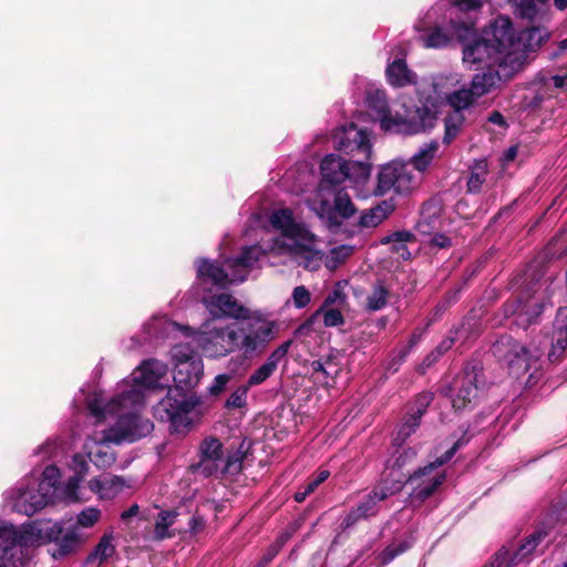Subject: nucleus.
<instances>
[{
	"instance_id": "nucleus-1",
	"label": "nucleus",
	"mask_w": 567,
	"mask_h": 567,
	"mask_svg": "<svg viewBox=\"0 0 567 567\" xmlns=\"http://www.w3.org/2000/svg\"><path fill=\"white\" fill-rule=\"evenodd\" d=\"M269 221L279 231L271 245L245 246L238 256L226 259L223 265L204 258L195 261L197 279L204 290H210V287L226 288L228 285L245 281L268 251L288 255L308 270L320 268L322 252L317 236L302 221L297 220L289 208L275 210Z\"/></svg>"
},
{
	"instance_id": "nucleus-2",
	"label": "nucleus",
	"mask_w": 567,
	"mask_h": 567,
	"mask_svg": "<svg viewBox=\"0 0 567 567\" xmlns=\"http://www.w3.org/2000/svg\"><path fill=\"white\" fill-rule=\"evenodd\" d=\"M175 330L196 342L208 359H220L235 351H241L246 358L265 350L275 339L277 323L260 316L239 324H220L205 320L198 330L189 326L172 323Z\"/></svg>"
},
{
	"instance_id": "nucleus-3",
	"label": "nucleus",
	"mask_w": 567,
	"mask_h": 567,
	"mask_svg": "<svg viewBox=\"0 0 567 567\" xmlns=\"http://www.w3.org/2000/svg\"><path fill=\"white\" fill-rule=\"evenodd\" d=\"M171 354L175 362V386H171L165 396L153 405V416L159 422L169 423L173 432L184 433L190 427L192 413L200 402L190 390L199 383L204 364L202 357L189 342L175 344Z\"/></svg>"
},
{
	"instance_id": "nucleus-4",
	"label": "nucleus",
	"mask_w": 567,
	"mask_h": 567,
	"mask_svg": "<svg viewBox=\"0 0 567 567\" xmlns=\"http://www.w3.org/2000/svg\"><path fill=\"white\" fill-rule=\"evenodd\" d=\"M142 405V362H140L133 372V384L130 390H123L122 393L113 396L106 404L101 399L94 398L87 404L91 415L96 422H103L107 415L118 414L117 422L112 430L113 437L110 441L121 443L123 441H136L140 427V408Z\"/></svg>"
},
{
	"instance_id": "nucleus-5",
	"label": "nucleus",
	"mask_w": 567,
	"mask_h": 567,
	"mask_svg": "<svg viewBox=\"0 0 567 567\" xmlns=\"http://www.w3.org/2000/svg\"><path fill=\"white\" fill-rule=\"evenodd\" d=\"M365 102L368 109L374 112L381 128L388 132L413 135L432 128L436 121L435 109L426 104L406 110L404 115H393L383 90H368Z\"/></svg>"
},
{
	"instance_id": "nucleus-6",
	"label": "nucleus",
	"mask_w": 567,
	"mask_h": 567,
	"mask_svg": "<svg viewBox=\"0 0 567 567\" xmlns=\"http://www.w3.org/2000/svg\"><path fill=\"white\" fill-rule=\"evenodd\" d=\"M494 37L506 49L505 61L508 64V71L513 73L527 61L529 52H535L547 41L549 32L543 27H533L516 32L512 20L501 16L495 19Z\"/></svg>"
},
{
	"instance_id": "nucleus-7",
	"label": "nucleus",
	"mask_w": 567,
	"mask_h": 567,
	"mask_svg": "<svg viewBox=\"0 0 567 567\" xmlns=\"http://www.w3.org/2000/svg\"><path fill=\"white\" fill-rule=\"evenodd\" d=\"M321 181L317 193L337 189L343 182L362 187L371 175V164L362 161L343 159L336 154L327 155L320 165Z\"/></svg>"
},
{
	"instance_id": "nucleus-8",
	"label": "nucleus",
	"mask_w": 567,
	"mask_h": 567,
	"mask_svg": "<svg viewBox=\"0 0 567 567\" xmlns=\"http://www.w3.org/2000/svg\"><path fill=\"white\" fill-rule=\"evenodd\" d=\"M495 20L489 25L484 38L473 37L463 48V61L466 64L474 65L484 63L487 68L497 65L503 72L504 76H508V64L505 61L507 58L506 49L496 41L494 37Z\"/></svg>"
},
{
	"instance_id": "nucleus-9",
	"label": "nucleus",
	"mask_w": 567,
	"mask_h": 567,
	"mask_svg": "<svg viewBox=\"0 0 567 567\" xmlns=\"http://www.w3.org/2000/svg\"><path fill=\"white\" fill-rule=\"evenodd\" d=\"M311 208L330 228L341 226L344 219H349L357 213L354 204L343 188L332 189L330 195L317 193Z\"/></svg>"
},
{
	"instance_id": "nucleus-10",
	"label": "nucleus",
	"mask_w": 567,
	"mask_h": 567,
	"mask_svg": "<svg viewBox=\"0 0 567 567\" xmlns=\"http://www.w3.org/2000/svg\"><path fill=\"white\" fill-rule=\"evenodd\" d=\"M467 442L468 439H458L441 457H437L434 462L419 468L409 476L406 483L412 486L411 495L413 498L424 501L433 494L445 478L443 474H433L434 470L449 462L455 452Z\"/></svg>"
},
{
	"instance_id": "nucleus-11",
	"label": "nucleus",
	"mask_w": 567,
	"mask_h": 567,
	"mask_svg": "<svg viewBox=\"0 0 567 567\" xmlns=\"http://www.w3.org/2000/svg\"><path fill=\"white\" fill-rule=\"evenodd\" d=\"M482 368L477 363L467 364L461 375H457L445 390L455 411L472 409L480 393Z\"/></svg>"
},
{
	"instance_id": "nucleus-12",
	"label": "nucleus",
	"mask_w": 567,
	"mask_h": 567,
	"mask_svg": "<svg viewBox=\"0 0 567 567\" xmlns=\"http://www.w3.org/2000/svg\"><path fill=\"white\" fill-rule=\"evenodd\" d=\"M421 177L408 162L392 161L381 167L378 175L375 195H384L393 189L396 194H409L417 187Z\"/></svg>"
},
{
	"instance_id": "nucleus-13",
	"label": "nucleus",
	"mask_w": 567,
	"mask_h": 567,
	"mask_svg": "<svg viewBox=\"0 0 567 567\" xmlns=\"http://www.w3.org/2000/svg\"><path fill=\"white\" fill-rule=\"evenodd\" d=\"M334 147L352 157L354 161L370 163L372 144L370 133L354 123H350L338 128L333 135Z\"/></svg>"
},
{
	"instance_id": "nucleus-14",
	"label": "nucleus",
	"mask_w": 567,
	"mask_h": 567,
	"mask_svg": "<svg viewBox=\"0 0 567 567\" xmlns=\"http://www.w3.org/2000/svg\"><path fill=\"white\" fill-rule=\"evenodd\" d=\"M545 291L528 288L522 296L504 306L506 317L516 316V323L526 328L542 315L546 306Z\"/></svg>"
},
{
	"instance_id": "nucleus-15",
	"label": "nucleus",
	"mask_w": 567,
	"mask_h": 567,
	"mask_svg": "<svg viewBox=\"0 0 567 567\" xmlns=\"http://www.w3.org/2000/svg\"><path fill=\"white\" fill-rule=\"evenodd\" d=\"M401 489L396 484L389 485L386 482L375 486L369 494L364 495L359 504L349 512L342 522L344 529L352 527L361 519H368L375 516L380 508L381 502Z\"/></svg>"
},
{
	"instance_id": "nucleus-16",
	"label": "nucleus",
	"mask_w": 567,
	"mask_h": 567,
	"mask_svg": "<svg viewBox=\"0 0 567 567\" xmlns=\"http://www.w3.org/2000/svg\"><path fill=\"white\" fill-rule=\"evenodd\" d=\"M550 526L543 525L532 533L524 543L513 553L501 548L493 556V563L497 567H514L528 564L537 553L538 546L548 537Z\"/></svg>"
},
{
	"instance_id": "nucleus-17",
	"label": "nucleus",
	"mask_w": 567,
	"mask_h": 567,
	"mask_svg": "<svg viewBox=\"0 0 567 567\" xmlns=\"http://www.w3.org/2000/svg\"><path fill=\"white\" fill-rule=\"evenodd\" d=\"M492 352L494 357L505 361L509 367L517 365L524 371H527L530 362L537 360L542 354L539 349L530 350L507 334L499 337L493 343Z\"/></svg>"
},
{
	"instance_id": "nucleus-18",
	"label": "nucleus",
	"mask_w": 567,
	"mask_h": 567,
	"mask_svg": "<svg viewBox=\"0 0 567 567\" xmlns=\"http://www.w3.org/2000/svg\"><path fill=\"white\" fill-rule=\"evenodd\" d=\"M202 301L212 317L209 320L235 319L248 321L254 318L249 316V310L229 293L204 296Z\"/></svg>"
},
{
	"instance_id": "nucleus-19",
	"label": "nucleus",
	"mask_w": 567,
	"mask_h": 567,
	"mask_svg": "<svg viewBox=\"0 0 567 567\" xmlns=\"http://www.w3.org/2000/svg\"><path fill=\"white\" fill-rule=\"evenodd\" d=\"M433 400V393H420L408 414L402 419L393 439V445L402 447L405 441L419 429L421 419Z\"/></svg>"
},
{
	"instance_id": "nucleus-20",
	"label": "nucleus",
	"mask_w": 567,
	"mask_h": 567,
	"mask_svg": "<svg viewBox=\"0 0 567 567\" xmlns=\"http://www.w3.org/2000/svg\"><path fill=\"white\" fill-rule=\"evenodd\" d=\"M200 458L190 465L193 473H199L205 477L219 473L224 462L223 444L216 437H206L200 444Z\"/></svg>"
},
{
	"instance_id": "nucleus-21",
	"label": "nucleus",
	"mask_w": 567,
	"mask_h": 567,
	"mask_svg": "<svg viewBox=\"0 0 567 567\" xmlns=\"http://www.w3.org/2000/svg\"><path fill=\"white\" fill-rule=\"evenodd\" d=\"M169 369L166 362L158 359L144 360V403L152 392L167 391L171 385Z\"/></svg>"
},
{
	"instance_id": "nucleus-22",
	"label": "nucleus",
	"mask_w": 567,
	"mask_h": 567,
	"mask_svg": "<svg viewBox=\"0 0 567 567\" xmlns=\"http://www.w3.org/2000/svg\"><path fill=\"white\" fill-rule=\"evenodd\" d=\"M53 501V495L45 491H41L39 486L19 488L18 496L14 502V509L27 516H32Z\"/></svg>"
},
{
	"instance_id": "nucleus-23",
	"label": "nucleus",
	"mask_w": 567,
	"mask_h": 567,
	"mask_svg": "<svg viewBox=\"0 0 567 567\" xmlns=\"http://www.w3.org/2000/svg\"><path fill=\"white\" fill-rule=\"evenodd\" d=\"M140 506L138 504H133L128 509L124 511L121 514V523L120 528L122 533V537L124 542L127 544V548L140 549L141 548V539H142V529L141 522L142 518L138 517Z\"/></svg>"
},
{
	"instance_id": "nucleus-24",
	"label": "nucleus",
	"mask_w": 567,
	"mask_h": 567,
	"mask_svg": "<svg viewBox=\"0 0 567 567\" xmlns=\"http://www.w3.org/2000/svg\"><path fill=\"white\" fill-rule=\"evenodd\" d=\"M292 341L288 340L275 349L267 360L256 369L247 380L249 388L257 386L270 378L278 368L279 362L287 355Z\"/></svg>"
},
{
	"instance_id": "nucleus-25",
	"label": "nucleus",
	"mask_w": 567,
	"mask_h": 567,
	"mask_svg": "<svg viewBox=\"0 0 567 567\" xmlns=\"http://www.w3.org/2000/svg\"><path fill=\"white\" fill-rule=\"evenodd\" d=\"M567 348V307L557 311L555 322L551 349L548 353L550 362H558Z\"/></svg>"
},
{
	"instance_id": "nucleus-26",
	"label": "nucleus",
	"mask_w": 567,
	"mask_h": 567,
	"mask_svg": "<svg viewBox=\"0 0 567 567\" xmlns=\"http://www.w3.org/2000/svg\"><path fill=\"white\" fill-rule=\"evenodd\" d=\"M517 14L529 21H544L549 13V4L547 0H508Z\"/></svg>"
},
{
	"instance_id": "nucleus-27",
	"label": "nucleus",
	"mask_w": 567,
	"mask_h": 567,
	"mask_svg": "<svg viewBox=\"0 0 567 567\" xmlns=\"http://www.w3.org/2000/svg\"><path fill=\"white\" fill-rule=\"evenodd\" d=\"M125 486L123 477L104 474L90 481V488L97 493L101 498H114Z\"/></svg>"
},
{
	"instance_id": "nucleus-28",
	"label": "nucleus",
	"mask_w": 567,
	"mask_h": 567,
	"mask_svg": "<svg viewBox=\"0 0 567 567\" xmlns=\"http://www.w3.org/2000/svg\"><path fill=\"white\" fill-rule=\"evenodd\" d=\"M499 71H502L499 68L497 70L488 68L486 72L473 76L470 90L476 99L489 93L499 85L503 78Z\"/></svg>"
},
{
	"instance_id": "nucleus-29",
	"label": "nucleus",
	"mask_w": 567,
	"mask_h": 567,
	"mask_svg": "<svg viewBox=\"0 0 567 567\" xmlns=\"http://www.w3.org/2000/svg\"><path fill=\"white\" fill-rule=\"evenodd\" d=\"M386 78L391 85L398 87L415 83V74L409 70L402 59H396L388 65Z\"/></svg>"
},
{
	"instance_id": "nucleus-30",
	"label": "nucleus",
	"mask_w": 567,
	"mask_h": 567,
	"mask_svg": "<svg viewBox=\"0 0 567 567\" xmlns=\"http://www.w3.org/2000/svg\"><path fill=\"white\" fill-rule=\"evenodd\" d=\"M113 534L105 533L92 549V551L87 555L85 563L87 565L97 564L101 566L105 563L110 557L115 554V546L113 545Z\"/></svg>"
},
{
	"instance_id": "nucleus-31",
	"label": "nucleus",
	"mask_w": 567,
	"mask_h": 567,
	"mask_svg": "<svg viewBox=\"0 0 567 567\" xmlns=\"http://www.w3.org/2000/svg\"><path fill=\"white\" fill-rule=\"evenodd\" d=\"M439 147L440 144L437 141L423 144L409 162L412 169H416L417 174L421 176L435 158Z\"/></svg>"
},
{
	"instance_id": "nucleus-32",
	"label": "nucleus",
	"mask_w": 567,
	"mask_h": 567,
	"mask_svg": "<svg viewBox=\"0 0 567 567\" xmlns=\"http://www.w3.org/2000/svg\"><path fill=\"white\" fill-rule=\"evenodd\" d=\"M84 544V539L75 532H68L55 542V548L52 556L54 558H62L68 555L76 553Z\"/></svg>"
},
{
	"instance_id": "nucleus-33",
	"label": "nucleus",
	"mask_w": 567,
	"mask_h": 567,
	"mask_svg": "<svg viewBox=\"0 0 567 567\" xmlns=\"http://www.w3.org/2000/svg\"><path fill=\"white\" fill-rule=\"evenodd\" d=\"M466 117L464 113L451 111L444 118L443 143L450 145L462 132Z\"/></svg>"
},
{
	"instance_id": "nucleus-34",
	"label": "nucleus",
	"mask_w": 567,
	"mask_h": 567,
	"mask_svg": "<svg viewBox=\"0 0 567 567\" xmlns=\"http://www.w3.org/2000/svg\"><path fill=\"white\" fill-rule=\"evenodd\" d=\"M440 208L436 205H424L420 219L416 224L417 230L423 235H430L440 226Z\"/></svg>"
},
{
	"instance_id": "nucleus-35",
	"label": "nucleus",
	"mask_w": 567,
	"mask_h": 567,
	"mask_svg": "<svg viewBox=\"0 0 567 567\" xmlns=\"http://www.w3.org/2000/svg\"><path fill=\"white\" fill-rule=\"evenodd\" d=\"M392 210L393 205L388 202H383L382 204L363 212L360 216L359 224L361 227H375L382 223Z\"/></svg>"
},
{
	"instance_id": "nucleus-36",
	"label": "nucleus",
	"mask_w": 567,
	"mask_h": 567,
	"mask_svg": "<svg viewBox=\"0 0 567 567\" xmlns=\"http://www.w3.org/2000/svg\"><path fill=\"white\" fill-rule=\"evenodd\" d=\"M476 101L475 95L470 89L462 87L447 95V103L452 107V111L464 113L474 104Z\"/></svg>"
},
{
	"instance_id": "nucleus-37",
	"label": "nucleus",
	"mask_w": 567,
	"mask_h": 567,
	"mask_svg": "<svg viewBox=\"0 0 567 567\" xmlns=\"http://www.w3.org/2000/svg\"><path fill=\"white\" fill-rule=\"evenodd\" d=\"M389 297V289L382 282H377L367 297L365 310L374 312L383 309L388 303Z\"/></svg>"
},
{
	"instance_id": "nucleus-38",
	"label": "nucleus",
	"mask_w": 567,
	"mask_h": 567,
	"mask_svg": "<svg viewBox=\"0 0 567 567\" xmlns=\"http://www.w3.org/2000/svg\"><path fill=\"white\" fill-rule=\"evenodd\" d=\"M0 539L3 542L2 549V558L10 554V550L13 549L17 545H24L27 538L21 532H18L13 526H2L0 527Z\"/></svg>"
},
{
	"instance_id": "nucleus-39",
	"label": "nucleus",
	"mask_w": 567,
	"mask_h": 567,
	"mask_svg": "<svg viewBox=\"0 0 567 567\" xmlns=\"http://www.w3.org/2000/svg\"><path fill=\"white\" fill-rule=\"evenodd\" d=\"M487 164L485 161H480L471 168L467 181V192L471 194H478L487 176Z\"/></svg>"
},
{
	"instance_id": "nucleus-40",
	"label": "nucleus",
	"mask_w": 567,
	"mask_h": 567,
	"mask_svg": "<svg viewBox=\"0 0 567 567\" xmlns=\"http://www.w3.org/2000/svg\"><path fill=\"white\" fill-rule=\"evenodd\" d=\"M90 461L99 468L110 467L116 460L115 453L109 445L99 444L89 452Z\"/></svg>"
},
{
	"instance_id": "nucleus-41",
	"label": "nucleus",
	"mask_w": 567,
	"mask_h": 567,
	"mask_svg": "<svg viewBox=\"0 0 567 567\" xmlns=\"http://www.w3.org/2000/svg\"><path fill=\"white\" fill-rule=\"evenodd\" d=\"M176 516L177 514L175 512L166 511L159 513L154 528L155 539L162 540L173 536L168 528L174 524Z\"/></svg>"
},
{
	"instance_id": "nucleus-42",
	"label": "nucleus",
	"mask_w": 567,
	"mask_h": 567,
	"mask_svg": "<svg viewBox=\"0 0 567 567\" xmlns=\"http://www.w3.org/2000/svg\"><path fill=\"white\" fill-rule=\"evenodd\" d=\"M60 482V471L55 465H49L42 472V478L37 483V486L41 488V491H45L54 496L56 486Z\"/></svg>"
},
{
	"instance_id": "nucleus-43",
	"label": "nucleus",
	"mask_w": 567,
	"mask_h": 567,
	"mask_svg": "<svg viewBox=\"0 0 567 567\" xmlns=\"http://www.w3.org/2000/svg\"><path fill=\"white\" fill-rule=\"evenodd\" d=\"M425 48L440 49L446 47L451 41V37L442 28L435 27L431 29L429 34L421 38Z\"/></svg>"
},
{
	"instance_id": "nucleus-44",
	"label": "nucleus",
	"mask_w": 567,
	"mask_h": 567,
	"mask_svg": "<svg viewBox=\"0 0 567 567\" xmlns=\"http://www.w3.org/2000/svg\"><path fill=\"white\" fill-rule=\"evenodd\" d=\"M412 546V543L408 539L399 543H392L379 555L380 565L384 566L391 563L398 555L403 554Z\"/></svg>"
},
{
	"instance_id": "nucleus-45",
	"label": "nucleus",
	"mask_w": 567,
	"mask_h": 567,
	"mask_svg": "<svg viewBox=\"0 0 567 567\" xmlns=\"http://www.w3.org/2000/svg\"><path fill=\"white\" fill-rule=\"evenodd\" d=\"M249 389L250 388L247 385V383L238 386L226 400L225 408L226 409L244 408L247 404V394H248Z\"/></svg>"
},
{
	"instance_id": "nucleus-46",
	"label": "nucleus",
	"mask_w": 567,
	"mask_h": 567,
	"mask_svg": "<svg viewBox=\"0 0 567 567\" xmlns=\"http://www.w3.org/2000/svg\"><path fill=\"white\" fill-rule=\"evenodd\" d=\"M400 449L401 447L396 446L395 457L391 464L392 468H402L406 463L411 462L417 454L414 447H406L403 449L402 451Z\"/></svg>"
},
{
	"instance_id": "nucleus-47",
	"label": "nucleus",
	"mask_w": 567,
	"mask_h": 567,
	"mask_svg": "<svg viewBox=\"0 0 567 567\" xmlns=\"http://www.w3.org/2000/svg\"><path fill=\"white\" fill-rule=\"evenodd\" d=\"M101 512L94 507H87L80 512L76 517V524L82 527H92L100 518Z\"/></svg>"
},
{
	"instance_id": "nucleus-48",
	"label": "nucleus",
	"mask_w": 567,
	"mask_h": 567,
	"mask_svg": "<svg viewBox=\"0 0 567 567\" xmlns=\"http://www.w3.org/2000/svg\"><path fill=\"white\" fill-rule=\"evenodd\" d=\"M291 298L295 307L302 309L309 305L311 295L305 286H298L293 289Z\"/></svg>"
},
{
	"instance_id": "nucleus-49",
	"label": "nucleus",
	"mask_w": 567,
	"mask_h": 567,
	"mask_svg": "<svg viewBox=\"0 0 567 567\" xmlns=\"http://www.w3.org/2000/svg\"><path fill=\"white\" fill-rule=\"evenodd\" d=\"M230 380H231L230 374H227V373L218 374L214 379L213 383L210 384V386L208 389L209 393L212 395H219L220 393H223L226 390Z\"/></svg>"
},
{
	"instance_id": "nucleus-50",
	"label": "nucleus",
	"mask_w": 567,
	"mask_h": 567,
	"mask_svg": "<svg viewBox=\"0 0 567 567\" xmlns=\"http://www.w3.org/2000/svg\"><path fill=\"white\" fill-rule=\"evenodd\" d=\"M344 322L343 316L338 309H328L323 311V323L327 327H338Z\"/></svg>"
},
{
	"instance_id": "nucleus-51",
	"label": "nucleus",
	"mask_w": 567,
	"mask_h": 567,
	"mask_svg": "<svg viewBox=\"0 0 567 567\" xmlns=\"http://www.w3.org/2000/svg\"><path fill=\"white\" fill-rule=\"evenodd\" d=\"M240 466H241V463L237 456H235V455L227 456V457L224 456V462H223L221 470L219 471V473H224V472L235 473L240 470Z\"/></svg>"
},
{
	"instance_id": "nucleus-52",
	"label": "nucleus",
	"mask_w": 567,
	"mask_h": 567,
	"mask_svg": "<svg viewBox=\"0 0 567 567\" xmlns=\"http://www.w3.org/2000/svg\"><path fill=\"white\" fill-rule=\"evenodd\" d=\"M431 244L443 249L450 247L452 245V240L446 235L436 233L431 238Z\"/></svg>"
},
{
	"instance_id": "nucleus-53",
	"label": "nucleus",
	"mask_w": 567,
	"mask_h": 567,
	"mask_svg": "<svg viewBox=\"0 0 567 567\" xmlns=\"http://www.w3.org/2000/svg\"><path fill=\"white\" fill-rule=\"evenodd\" d=\"M316 488L317 487L315 486V484H312L311 482H308L302 489H299L298 492H296L295 501L297 503H302L309 494L315 492Z\"/></svg>"
},
{
	"instance_id": "nucleus-54",
	"label": "nucleus",
	"mask_w": 567,
	"mask_h": 567,
	"mask_svg": "<svg viewBox=\"0 0 567 567\" xmlns=\"http://www.w3.org/2000/svg\"><path fill=\"white\" fill-rule=\"evenodd\" d=\"M455 4L462 10V11H470L478 9L482 6L481 0H458L455 2Z\"/></svg>"
},
{
	"instance_id": "nucleus-55",
	"label": "nucleus",
	"mask_w": 567,
	"mask_h": 567,
	"mask_svg": "<svg viewBox=\"0 0 567 567\" xmlns=\"http://www.w3.org/2000/svg\"><path fill=\"white\" fill-rule=\"evenodd\" d=\"M73 463L75 465L76 472L81 475L85 474L87 472V463L85 461V457L82 454H75L73 456Z\"/></svg>"
},
{
	"instance_id": "nucleus-56",
	"label": "nucleus",
	"mask_w": 567,
	"mask_h": 567,
	"mask_svg": "<svg viewBox=\"0 0 567 567\" xmlns=\"http://www.w3.org/2000/svg\"><path fill=\"white\" fill-rule=\"evenodd\" d=\"M412 237H413V235L410 231H396L388 237V241L403 244V243L411 240Z\"/></svg>"
},
{
	"instance_id": "nucleus-57",
	"label": "nucleus",
	"mask_w": 567,
	"mask_h": 567,
	"mask_svg": "<svg viewBox=\"0 0 567 567\" xmlns=\"http://www.w3.org/2000/svg\"><path fill=\"white\" fill-rule=\"evenodd\" d=\"M462 332H463V329L455 332V334H456L455 338H451V339L442 341L439 344V347L436 348V351L439 352V354H442L445 351H447L452 347L453 342L461 338Z\"/></svg>"
},
{
	"instance_id": "nucleus-58",
	"label": "nucleus",
	"mask_w": 567,
	"mask_h": 567,
	"mask_svg": "<svg viewBox=\"0 0 567 567\" xmlns=\"http://www.w3.org/2000/svg\"><path fill=\"white\" fill-rule=\"evenodd\" d=\"M416 342H417V337H416V336H413V337L411 338V340H410V346H409V348H408V349H404V350H402V351L400 352V354L398 355V358H395V359H394V361H393V365H399V364H401V363L405 360V358H406V355H408V353H409L410 349H411L414 344H416Z\"/></svg>"
},
{
	"instance_id": "nucleus-59",
	"label": "nucleus",
	"mask_w": 567,
	"mask_h": 567,
	"mask_svg": "<svg viewBox=\"0 0 567 567\" xmlns=\"http://www.w3.org/2000/svg\"><path fill=\"white\" fill-rule=\"evenodd\" d=\"M277 553H278L277 545L269 547L267 553L260 559V563H259L260 566H266L267 564H269L274 559V557L277 555Z\"/></svg>"
},
{
	"instance_id": "nucleus-60",
	"label": "nucleus",
	"mask_w": 567,
	"mask_h": 567,
	"mask_svg": "<svg viewBox=\"0 0 567 567\" xmlns=\"http://www.w3.org/2000/svg\"><path fill=\"white\" fill-rule=\"evenodd\" d=\"M311 370L313 372H320L324 375V378H328L330 375V372L324 368L323 362L320 360H315L311 362Z\"/></svg>"
},
{
	"instance_id": "nucleus-61",
	"label": "nucleus",
	"mask_w": 567,
	"mask_h": 567,
	"mask_svg": "<svg viewBox=\"0 0 567 567\" xmlns=\"http://www.w3.org/2000/svg\"><path fill=\"white\" fill-rule=\"evenodd\" d=\"M488 122L493 123V124H496L498 126H504L505 125L504 116L499 112H497V111H494V112H492L489 114Z\"/></svg>"
},
{
	"instance_id": "nucleus-62",
	"label": "nucleus",
	"mask_w": 567,
	"mask_h": 567,
	"mask_svg": "<svg viewBox=\"0 0 567 567\" xmlns=\"http://www.w3.org/2000/svg\"><path fill=\"white\" fill-rule=\"evenodd\" d=\"M553 83L558 89H567V73L565 75L553 76Z\"/></svg>"
},
{
	"instance_id": "nucleus-63",
	"label": "nucleus",
	"mask_w": 567,
	"mask_h": 567,
	"mask_svg": "<svg viewBox=\"0 0 567 567\" xmlns=\"http://www.w3.org/2000/svg\"><path fill=\"white\" fill-rule=\"evenodd\" d=\"M330 473L329 471H321L316 478L310 481L312 484H315L316 487H318L320 484H322L328 477Z\"/></svg>"
},
{
	"instance_id": "nucleus-64",
	"label": "nucleus",
	"mask_w": 567,
	"mask_h": 567,
	"mask_svg": "<svg viewBox=\"0 0 567 567\" xmlns=\"http://www.w3.org/2000/svg\"><path fill=\"white\" fill-rule=\"evenodd\" d=\"M456 32L457 37L463 42L466 38H468L472 34V29L466 25H463L462 28H458Z\"/></svg>"
}]
</instances>
